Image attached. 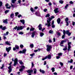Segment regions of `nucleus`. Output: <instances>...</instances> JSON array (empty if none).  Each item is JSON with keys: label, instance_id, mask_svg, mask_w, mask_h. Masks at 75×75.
Here are the masks:
<instances>
[{"label": "nucleus", "instance_id": "obj_62", "mask_svg": "<svg viewBox=\"0 0 75 75\" xmlns=\"http://www.w3.org/2000/svg\"><path fill=\"white\" fill-rule=\"evenodd\" d=\"M56 58L57 59H59V58H60V56H59L56 57Z\"/></svg>", "mask_w": 75, "mask_h": 75}, {"label": "nucleus", "instance_id": "obj_16", "mask_svg": "<svg viewBox=\"0 0 75 75\" xmlns=\"http://www.w3.org/2000/svg\"><path fill=\"white\" fill-rule=\"evenodd\" d=\"M30 48H34V44H32L30 45Z\"/></svg>", "mask_w": 75, "mask_h": 75}, {"label": "nucleus", "instance_id": "obj_63", "mask_svg": "<svg viewBox=\"0 0 75 75\" xmlns=\"http://www.w3.org/2000/svg\"><path fill=\"white\" fill-rule=\"evenodd\" d=\"M37 8H38V6H35L34 8V9L35 10H37Z\"/></svg>", "mask_w": 75, "mask_h": 75}, {"label": "nucleus", "instance_id": "obj_22", "mask_svg": "<svg viewBox=\"0 0 75 75\" xmlns=\"http://www.w3.org/2000/svg\"><path fill=\"white\" fill-rule=\"evenodd\" d=\"M49 33L50 34H53V33H54V32L52 30H50L49 31Z\"/></svg>", "mask_w": 75, "mask_h": 75}, {"label": "nucleus", "instance_id": "obj_33", "mask_svg": "<svg viewBox=\"0 0 75 75\" xmlns=\"http://www.w3.org/2000/svg\"><path fill=\"white\" fill-rule=\"evenodd\" d=\"M47 56H46L44 58H42V60L43 61H44L45 59H47Z\"/></svg>", "mask_w": 75, "mask_h": 75}, {"label": "nucleus", "instance_id": "obj_28", "mask_svg": "<svg viewBox=\"0 0 75 75\" xmlns=\"http://www.w3.org/2000/svg\"><path fill=\"white\" fill-rule=\"evenodd\" d=\"M59 2L60 4H62L64 3V1L63 0H60L59 1Z\"/></svg>", "mask_w": 75, "mask_h": 75}, {"label": "nucleus", "instance_id": "obj_26", "mask_svg": "<svg viewBox=\"0 0 75 75\" xmlns=\"http://www.w3.org/2000/svg\"><path fill=\"white\" fill-rule=\"evenodd\" d=\"M34 30H35L34 28H32L30 29V31H34Z\"/></svg>", "mask_w": 75, "mask_h": 75}, {"label": "nucleus", "instance_id": "obj_43", "mask_svg": "<svg viewBox=\"0 0 75 75\" xmlns=\"http://www.w3.org/2000/svg\"><path fill=\"white\" fill-rule=\"evenodd\" d=\"M24 34V33H23L22 32H20L19 33V34H21V35H23Z\"/></svg>", "mask_w": 75, "mask_h": 75}, {"label": "nucleus", "instance_id": "obj_8", "mask_svg": "<svg viewBox=\"0 0 75 75\" xmlns=\"http://www.w3.org/2000/svg\"><path fill=\"white\" fill-rule=\"evenodd\" d=\"M37 32V31H34L32 32V35H31V37L32 38H34V35L35 34V33Z\"/></svg>", "mask_w": 75, "mask_h": 75}, {"label": "nucleus", "instance_id": "obj_18", "mask_svg": "<svg viewBox=\"0 0 75 75\" xmlns=\"http://www.w3.org/2000/svg\"><path fill=\"white\" fill-rule=\"evenodd\" d=\"M14 13H11L10 15L11 18H14Z\"/></svg>", "mask_w": 75, "mask_h": 75}, {"label": "nucleus", "instance_id": "obj_44", "mask_svg": "<svg viewBox=\"0 0 75 75\" xmlns=\"http://www.w3.org/2000/svg\"><path fill=\"white\" fill-rule=\"evenodd\" d=\"M14 62H18V59H17V58H16L15 59V60H14Z\"/></svg>", "mask_w": 75, "mask_h": 75}, {"label": "nucleus", "instance_id": "obj_9", "mask_svg": "<svg viewBox=\"0 0 75 75\" xmlns=\"http://www.w3.org/2000/svg\"><path fill=\"white\" fill-rule=\"evenodd\" d=\"M59 8H56L54 9V11L55 13H59V11H58Z\"/></svg>", "mask_w": 75, "mask_h": 75}, {"label": "nucleus", "instance_id": "obj_58", "mask_svg": "<svg viewBox=\"0 0 75 75\" xmlns=\"http://www.w3.org/2000/svg\"><path fill=\"white\" fill-rule=\"evenodd\" d=\"M57 35L61 36V33H57Z\"/></svg>", "mask_w": 75, "mask_h": 75}, {"label": "nucleus", "instance_id": "obj_20", "mask_svg": "<svg viewBox=\"0 0 75 75\" xmlns=\"http://www.w3.org/2000/svg\"><path fill=\"white\" fill-rule=\"evenodd\" d=\"M47 58H48L49 59H51V56L50 54H49L47 56Z\"/></svg>", "mask_w": 75, "mask_h": 75}, {"label": "nucleus", "instance_id": "obj_64", "mask_svg": "<svg viewBox=\"0 0 75 75\" xmlns=\"http://www.w3.org/2000/svg\"><path fill=\"white\" fill-rule=\"evenodd\" d=\"M47 11V9H45L44 10V12H46Z\"/></svg>", "mask_w": 75, "mask_h": 75}, {"label": "nucleus", "instance_id": "obj_54", "mask_svg": "<svg viewBox=\"0 0 75 75\" xmlns=\"http://www.w3.org/2000/svg\"><path fill=\"white\" fill-rule=\"evenodd\" d=\"M69 30H66V33L67 34H68L69 33Z\"/></svg>", "mask_w": 75, "mask_h": 75}, {"label": "nucleus", "instance_id": "obj_30", "mask_svg": "<svg viewBox=\"0 0 75 75\" xmlns=\"http://www.w3.org/2000/svg\"><path fill=\"white\" fill-rule=\"evenodd\" d=\"M68 7H69V4H66V5L65 6V8H67Z\"/></svg>", "mask_w": 75, "mask_h": 75}, {"label": "nucleus", "instance_id": "obj_51", "mask_svg": "<svg viewBox=\"0 0 75 75\" xmlns=\"http://www.w3.org/2000/svg\"><path fill=\"white\" fill-rule=\"evenodd\" d=\"M55 27V25H52V28H54Z\"/></svg>", "mask_w": 75, "mask_h": 75}, {"label": "nucleus", "instance_id": "obj_27", "mask_svg": "<svg viewBox=\"0 0 75 75\" xmlns=\"http://www.w3.org/2000/svg\"><path fill=\"white\" fill-rule=\"evenodd\" d=\"M40 37H42V36L44 35V34L42 32H41L40 33Z\"/></svg>", "mask_w": 75, "mask_h": 75}, {"label": "nucleus", "instance_id": "obj_56", "mask_svg": "<svg viewBox=\"0 0 75 75\" xmlns=\"http://www.w3.org/2000/svg\"><path fill=\"white\" fill-rule=\"evenodd\" d=\"M19 54H23V51L21 50L19 52Z\"/></svg>", "mask_w": 75, "mask_h": 75}, {"label": "nucleus", "instance_id": "obj_60", "mask_svg": "<svg viewBox=\"0 0 75 75\" xmlns=\"http://www.w3.org/2000/svg\"><path fill=\"white\" fill-rule=\"evenodd\" d=\"M34 67V64L33 62H32V68H33Z\"/></svg>", "mask_w": 75, "mask_h": 75}, {"label": "nucleus", "instance_id": "obj_46", "mask_svg": "<svg viewBox=\"0 0 75 75\" xmlns=\"http://www.w3.org/2000/svg\"><path fill=\"white\" fill-rule=\"evenodd\" d=\"M18 18H20V17H22V15H18Z\"/></svg>", "mask_w": 75, "mask_h": 75}, {"label": "nucleus", "instance_id": "obj_14", "mask_svg": "<svg viewBox=\"0 0 75 75\" xmlns=\"http://www.w3.org/2000/svg\"><path fill=\"white\" fill-rule=\"evenodd\" d=\"M39 71L40 72L42 73V74H45V72L44 70H41V69H40Z\"/></svg>", "mask_w": 75, "mask_h": 75}, {"label": "nucleus", "instance_id": "obj_3", "mask_svg": "<svg viewBox=\"0 0 75 75\" xmlns=\"http://www.w3.org/2000/svg\"><path fill=\"white\" fill-rule=\"evenodd\" d=\"M46 47L47 49L46 50L47 52H50V51L51 50V48H52V47H51V45H47Z\"/></svg>", "mask_w": 75, "mask_h": 75}, {"label": "nucleus", "instance_id": "obj_7", "mask_svg": "<svg viewBox=\"0 0 75 75\" xmlns=\"http://www.w3.org/2000/svg\"><path fill=\"white\" fill-rule=\"evenodd\" d=\"M11 47H8V48H7V47L6 48V51H7L8 53L11 50Z\"/></svg>", "mask_w": 75, "mask_h": 75}, {"label": "nucleus", "instance_id": "obj_25", "mask_svg": "<svg viewBox=\"0 0 75 75\" xmlns=\"http://www.w3.org/2000/svg\"><path fill=\"white\" fill-rule=\"evenodd\" d=\"M19 64L21 65H23L24 64V63L23 62L22 60L20 61L19 62Z\"/></svg>", "mask_w": 75, "mask_h": 75}, {"label": "nucleus", "instance_id": "obj_10", "mask_svg": "<svg viewBox=\"0 0 75 75\" xmlns=\"http://www.w3.org/2000/svg\"><path fill=\"white\" fill-rule=\"evenodd\" d=\"M57 22L58 24H60V23H61V19H60V18H58L57 19Z\"/></svg>", "mask_w": 75, "mask_h": 75}, {"label": "nucleus", "instance_id": "obj_2", "mask_svg": "<svg viewBox=\"0 0 75 75\" xmlns=\"http://www.w3.org/2000/svg\"><path fill=\"white\" fill-rule=\"evenodd\" d=\"M23 29V26H16L15 27L13 28V30H17V31H19V30H21Z\"/></svg>", "mask_w": 75, "mask_h": 75}, {"label": "nucleus", "instance_id": "obj_6", "mask_svg": "<svg viewBox=\"0 0 75 75\" xmlns=\"http://www.w3.org/2000/svg\"><path fill=\"white\" fill-rule=\"evenodd\" d=\"M15 47H13V51H16V50H19V46L17 45H15Z\"/></svg>", "mask_w": 75, "mask_h": 75}, {"label": "nucleus", "instance_id": "obj_19", "mask_svg": "<svg viewBox=\"0 0 75 75\" xmlns=\"http://www.w3.org/2000/svg\"><path fill=\"white\" fill-rule=\"evenodd\" d=\"M5 44H7V45H9L10 46L11 45V44L9 43V42H8V41H6L5 42Z\"/></svg>", "mask_w": 75, "mask_h": 75}, {"label": "nucleus", "instance_id": "obj_36", "mask_svg": "<svg viewBox=\"0 0 75 75\" xmlns=\"http://www.w3.org/2000/svg\"><path fill=\"white\" fill-rule=\"evenodd\" d=\"M50 14H49V13H48L45 16V17H50Z\"/></svg>", "mask_w": 75, "mask_h": 75}, {"label": "nucleus", "instance_id": "obj_4", "mask_svg": "<svg viewBox=\"0 0 75 75\" xmlns=\"http://www.w3.org/2000/svg\"><path fill=\"white\" fill-rule=\"evenodd\" d=\"M11 64H12V62H10V63L9 64V65H10V66H9V67H8V69H9V74H10V72H11L12 71V69H11Z\"/></svg>", "mask_w": 75, "mask_h": 75}, {"label": "nucleus", "instance_id": "obj_52", "mask_svg": "<svg viewBox=\"0 0 75 75\" xmlns=\"http://www.w3.org/2000/svg\"><path fill=\"white\" fill-rule=\"evenodd\" d=\"M65 35H63L62 36V39H64V38H65Z\"/></svg>", "mask_w": 75, "mask_h": 75}, {"label": "nucleus", "instance_id": "obj_61", "mask_svg": "<svg viewBox=\"0 0 75 75\" xmlns=\"http://www.w3.org/2000/svg\"><path fill=\"white\" fill-rule=\"evenodd\" d=\"M75 22H72V24L73 26H74V25H75Z\"/></svg>", "mask_w": 75, "mask_h": 75}, {"label": "nucleus", "instance_id": "obj_29", "mask_svg": "<svg viewBox=\"0 0 75 75\" xmlns=\"http://www.w3.org/2000/svg\"><path fill=\"white\" fill-rule=\"evenodd\" d=\"M17 1V0H12L11 2L13 4H14L15 3V2Z\"/></svg>", "mask_w": 75, "mask_h": 75}, {"label": "nucleus", "instance_id": "obj_48", "mask_svg": "<svg viewBox=\"0 0 75 75\" xmlns=\"http://www.w3.org/2000/svg\"><path fill=\"white\" fill-rule=\"evenodd\" d=\"M66 23L67 24L66 25V26H68V25H69V23H68V21L66 22Z\"/></svg>", "mask_w": 75, "mask_h": 75}, {"label": "nucleus", "instance_id": "obj_32", "mask_svg": "<svg viewBox=\"0 0 75 75\" xmlns=\"http://www.w3.org/2000/svg\"><path fill=\"white\" fill-rule=\"evenodd\" d=\"M51 70H52V72H54L55 71V68L54 67L52 68Z\"/></svg>", "mask_w": 75, "mask_h": 75}, {"label": "nucleus", "instance_id": "obj_24", "mask_svg": "<svg viewBox=\"0 0 75 75\" xmlns=\"http://www.w3.org/2000/svg\"><path fill=\"white\" fill-rule=\"evenodd\" d=\"M6 29H7V28H6V26H5L3 27L2 28V30H3L4 31Z\"/></svg>", "mask_w": 75, "mask_h": 75}, {"label": "nucleus", "instance_id": "obj_39", "mask_svg": "<svg viewBox=\"0 0 75 75\" xmlns=\"http://www.w3.org/2000/svg\"><path fill=\"white\" fill-rule=\"evenodd\" d=\"M4 67V64H3L2 65V67L1 68V69H3V67Z\"/></svg>", "mask_w": 75, "mask_h": 75}, {"label": "nucleus", "instance_id": "obj_59", "mask_svg": "<svg viewBox=\"0 0 75 75\" xmlns=\"http://www.w3.org/2000/svg\"><path fill=\"white\" fill-rule=\"evenodd\" d=\"M60 64L61 66H63L64 65V64L61 62H60Z\"/></svg>", "mask_w": 75, "mask_h": 75}, {"label": "nucleus", "instance_id": "obj_50", "mask_svg": "<svg viewBox=\"0 0 75 75\" xmlns=\"http://www.w3.org/2000/svg\"><path fill=\"white\" fill-rule=\"evenodd\" d=\"M8 11H9V10H6L5 11V14H6V13H8Z\"/></svg>", "mask_w": 75, "mask_h": 75}, {"label": "nucleus", "instance_id": "obj_13", "mask_svg": "<svg viewBox=\"0 0 75 75\" xmlns=\"http://www.w3.org/2000/svg\"><path fill=\"white\" fill-rule=\"evenodd\" d=\"M26 51H27V50L26 49H24L23 50H22V53L23 54H25V52H26Z\"/></svg>", "mask_w": 75, "mask_h": 75}, {"label": "nucleus", "instance_id": "obj_37", "mask_svg": "<svg viewBox=\"0 0 75 75\" xmlns=\"http://www.w3.org/2000/svg\"><path fill=\"white\" fill-rule=\"evenodd\" d=\"M63 33L64 35H65L66 34V31H65V30H63Z\"/></svg>", "mask_w": 75, "mask_h": 75}, {"label": "nucleus", "instance_id": "obj_5", "mask_svg": "<svg viewBox=\"0 0 75 75\" xmlns=\"http://www.w3.org/2000/svg\"><path fill=\"white\" fill-rule=\"evenodd\" d=\"M38 28H39V30H42V32H43V31H44V30H45V28H44L42 29V25H41V24H40L38 26Z\"/></svg>", "mask_w": 75, "mask_h": 75}, {"label": "nucleus", "instance_id": "obj_35", "mask_svg": "<svg viewBox=\"0 0 75 75\" xmlns=\"http://www.w3.org/2000/svg\"><path fill=\"white\" fill-rule=\"evenodd\" d=\"M17 62H14V64H13L14 66H16V65H17Z\"/></svg>", "mask_w": 75, "mask_h": 75}, {"label": "nucleus", "instance_id": "obj_41", "mask_svg": "<svg viewBox=\"0 0 75 75\" xmlns=\"http://www.w3.org/2000/svg\"><path fill=\"white\" fill-rule=\"evenodd\" d=\"M3 6V2L1 1H0V7Z\"/></svg>", "mask_w": 75, "mask_h": 75}, {"label": "nucleus", "instance_id": "obj_23", "mask_svg": "<svg viewBox=\"0 0 75 75\" xmlns=\"http://www.w3.org/2000/svg\"><path fill=\"white\" fill-rule=\"evenodd\" d=\"M30 10L31 11H32V12H34V11H35V10H34L33 8H31Z\"/></svg>", "mask_w": 75, "mask_h": 75}, {"label": "nucleus", "instance_id": "obj_38", "mask_svg": "<svg viewBox=\"0 0 75 75\" xmlns=\"http://www.w3.org/2000/svg\"><path fill=\"white\" fill-rule=\"evenodd\" d=\"M20 48H23L24 47V46L22 44H21L20 46Z\"/></svg>", "mask_w": 75, "mask_h": 75}, {"label": "nucleus", "instance_id": "obj_57", "mask_svg": "<svg viewBox=\"0 0 75 75\" xmlns=\"http://www.w3.org/2000/svg\"><path fill=\"white\" fill-rule=\"evenodd\" d=\"M71 44V42H68V45H70Z\"/></svg>", "mask_w": 75, "mask_h": 75}, {"label": "nucleus", "instance_id": "obj_15", "mask_svg": "<svg viewBox=\"0 0 75 75\" xmlns=\"http://www.w3.org/2000/svg\"><path fill=\"white\" fill-rule=\"evenodd\" d=\"M20 21L21 23H22L23 24H25V21L24 19L20 20Z\"/></svg>", "mask_w": 75, "mask_h": 75}, {"label": "nucleus", "instance_id": "obj_49", "mask_svg": "<svg viewBox=\"0 0 75 75\" xmlns=\"http://www.w3.org/2000/svg\"><path fill=\"white\" fill-rule=\"evenodd\" d=\"M69 4H74V2L72 1H71L69 2Z\"/></svg>", "mask_w": 75, "mask_h": 75}, {"label": "nucleus", "instance_id": "obj_17", "mask_svg": "<svg viewBox=\"0 0 75 75\" xmlns=\"http://www.w3.org/2000/svg\"><path fill=\"white\" fill-rule=\"evenodd\" d=\"M34 71V74H37V69H36L35 68L33 69Z\"/></svg>", "mask_w": 75, "mask_h": 75}, {"label": "nucleus", "instance_id": "obj_31", "mask_svg": "<svg viewBox=\"0 0 75 75\" xmlns=\"http://www.w3.org/2000/svg\"><path fill=\"white\" fill-rule=\"evenodd\" d=\"M62 41H63L64 43V42H66L67 41H68V39H66V40H62Z\"/></svg>", "mask_w": 75, "mask_h": 75}, {"label": "nucleus", "instance_id": "obj_21", "mask_svg": "<svg viewBox=\"0 0 75 75\" xmlns=\"http://www.w3.org/2000/svg\"><path fill=\"white\" fill-rule=\"evenodd\" d=\"M72 62H73V60L72 59H71L70 61L68 60V63H72Z\"/></svg>", "mask_w": 75, "mask_h": 75}, {"label": "nucleus", "instance_id": "obj_40", "mask_svg": "<svg viewBox=\"0 0 75 75\" xmlns=\"http://www.w3.org/2000/svg\"><path fill=\"white\" fill-rule=\"evenodd\" d=\"M15 14L16 17H17V15L19 14V13L18 12H16L15 13Z\"/></svg>", "mask_w": 75, "mask_h": 75}, {"label": "nucleus", "instance_id": "obj_11", "mask_svg": "<svg viewBox=\"0 0 75 75\" xmlns=\"http://www.w3.org/2000/svg\"><path fill=\"white\" fill-rule=\"evenodd\" d=\"M64 44V42L62 40L61 42H60V45L61 47H64V45H62Z\"/></svg>", "mask_w": 75, "mask_h": 75}, {"label": "nucleus", "instance_id": "obj_34", "mask_svg": "<svg viewBox=\"0 0 75 75\" xmlns=\"http://www.w3.org/2000/svg\"><path fill=\"white\" fill-rule=\"evenodd\" d=\"M68 20H69V18H67L65 19V22H67L68 21Z\"/></svg>", "mask_w": 75, "mask_h": 75}, {"label": "nucleus", "instance_id": "obj_1", "mask_svg": "<svg viewBox=\"0 0 75 75\" xmlns=\"http://www.w3.org/2000/svg\"><path fill=\"white\" fill-rule=\"evenodd\" d=\"M48 20H47V23H45V25H47V27H50L51 26V21L52 18H51V17H49V18H48Z\"/></svg>", "mask_w": 75, "mask_h": 75}, {"label": "nucleus", "instance_id": "obj_42", "mask_svg": "<svg viewBox=\"0 0 75 75\" xmlns=\"http://www.w3.org/2000/svg\"><path fill=\"white\" fill-rule=\"evenodd\" d=\"M21 68L22 69H24V68H25V66L24 65H22L21 66Z\"/></svg>", "mask_w": 75, "mask_h": 75}, {"label": "nucleus", "instance_id": "obj_55", "mask_svg": "<svg viewBox=\"0 0 75 75\" xmlns=\"http://www.w3.org/2000/svg\"><path fill=\"white\" fill-rule=\"evenodd\" d=\"M23 71V69H21V68L19 69V71H20V72H22V71Z\"/></svg>", "mask_w": 75, "mask_h": 75}, {"label": "nucleus", "instance_id": "obj_45", "mask_svg": "<svg viewBox=\"0 0 75 75\" xmlns=\"http://www.w3.org/2000/svg\"><path fill=\"white\" fill-rule=\"evenodd\" d=\"M62 53H58V56H61V55H62Z\"/></svg>", "mask_w": 75, "mask_h": 75}, {"label": "nucleus", "instance_id": "obj_12", "mask_svg": "<svg viewBox=\"0 0 75 75\" xmlns=\"http://www.w3.org/2000/svg\"><path fill=\"white\" fill-rule=\"evenodd\" d=\"M8 21V19H6L5 20H4L3 21V23H5L6 24L7 23V21Z\"/></svg>", "mask_w": 75, "mask_h": 75}, {"label": "nucleus", "instance_id": "obj_53", "mask_svg": "<svg viewBox=\"0 0 75 75\" xmlns=\"http://www.w3.org/2000/svg\"><path fill=\"white\" fill-rule=\"evenodd\" d=\"M35 54V53H33L32 54H31L30 55V56H31V57H33V56Z\"/></svg>", "mask_w": 75, "mask_h": 75}, {"label": "nucleus", "instance_id": "obj_47", "mask_svg": "<svg viewBox=\"0 0 75 75\" xmlns=\"http://www.w3.org/2000/svg\"><path fill=\"white\" fill-rule=\"evenodd\" d=\"M68 49L67 48V47H65V48H63V50L64 51H66V50H67Z\"/></svg>", "mask_w": 75, "mask_h": 75}]
</instances>
